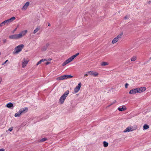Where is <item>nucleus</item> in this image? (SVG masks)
Returning a JSON list of instances; mask_svg holds the SVG:
<instances>
[{"label": "nucleus", "instance_id": "1", "mask_svg": "<svg viewBox=\"0 0 151 151\" xmlns=\"http://www.w3.org/2000/svg\"><path fill=\"white\" fill-rule=\"evenodd\" d=\"M24 45L23 44H21L16 47L14 49L13 52L14 54H18L23 49Z\"/></svg>", "mask_w": 151, "mask_h": 151}, {"label": "nucleus", "instance_id": "2", "mask_svg": "<svg viewBox=\"0 0 151 151\" xmlns=\"http://www.w3.org/2000/svg\"><path fill=\"white\" fill-rule=\"evenodd\" d=\"M79 54V53H78L75 55L72 56L71 57L69 58L68 59L66 60L62 64V66H64L67 64L72 61Z\"/></svg>", "mask_w": 151, "mask_h": 151}, {"label": "nucleus", "instance_id": "3", "mask_svg": "<svg viewBox=\"0 0 151 151\" xmlns=\"http://www.w3.org/2000/svg\"><path fill=\"white\" fill-rule=\"evenodd\" d=\"M69 93V91L68 90L66 91L60 97L59 100V101L61 104H63L66 99L67 96L68 95Z\"/></svg>", "mask_w": 151, "mask_h": 151}, {"label": "nucleus", "instance_id": "4", "mask_svg": "<svg viewBox=\"0 0 151 151\" xmlns=\"http://www.w3.org/2000/svg\"><path fill=\"white\" fill-rule=\"evenodd\" d=\"M123 35V33H121L119 35H118L116 37H115L112 41V44H114L117 42L118 40L121 39L122 36Z\"/></svg>", "mask_w": 151, "mask_h": 151}, {"label": "nucleus", "instance_id": "5", "mask_svg": "<svg viewBox=\"0 0 151 151\" xmlns=\"http://www.w3.org/2000/svg\"><path fill=\"white\" fill-rule=\"evenodd\" d=\"M29 60L24 58L22 61V68H25Z\"/></svg>", "mask_w": 151, "mask_h": 151}, {"label": "nucleus", "instance_id": "6", "mask_svg": "<svg viewBox=\"0 0 151 151\" xmlns=\"http://www.w3.org/2000/svg\"><path fill=\"white\" fill-rule=\"evenodd\" d=\"M15 19V17H13L8 19L5 20L4 22V24H5V25H8L9 23L12 22Z\"/></svg>", "mask_w": 151, "mask_h": 151}, {"label": "nucleus", "instance_id": "7", "mask_svg": "<svg viewBox=\"0 0 151 151\" xmlns=\"http://www.w3.org/2000/svg\"><path fill=\"white\" fill-rule=\"evenodd\" d=\"M88 73L90 76H93L94 77H98L99 75V73L93 71H88Z\"/></svg>", "mask_w": 151, "mask_h": 151}, {"label": "nucleus", "instance_id": "8", "mask_svg": "<svg viewBox=\"0 0 151 151\" xmlns=\"http://www.w3.org/2000/svg\"><path fill=\"white\" fill-rule=\"evenodd\" d=\"M27 30H25L22 31L18 34L19 38H22L23 36L25 35L27 33Z\"/></svg>", "mask_w": 151, "mask_h": 151}, {"label": "nucleus", "instance_id": "9", "mask_svg": "<svg viewBox=\"0 0 151 151\" xmlns=\"http://www.w3.org/2000/svg\"><path fill=\"white\" fill-rule=\"evenodd\" d=\"M81 85V83H79L78 84V86L74 88V91L75 93H76L79 91Z\"/></svg>", "mask_w": 151, "mask_h": 151}, {"label": "nucleus", "instance_id": "10", "mask_svg": "<svg viewBox=\"0 0 151 151\" xmlns=\"http://www.w3.org/2000/svg\"><path fill=\"white\" fill-rule=\"evenodd\" d=\"M9 38L11 39L16 40L19 39L18 34H15L10 36Z\"/></svg>", "mask_w": 151, "mask_h": 151}, {"label": "nucleus", "instance_id": "11", "mask_svg": "<svg viewBox=\"0 0 151 151\" xmlns=\"http://www.w3.org/2000/svg\"><path fill=\"white\" fill-rule=\"evenodd\" d=\"M138 93H141L145 91L146 88L145 87H142L139 88H137Z\"/></svg>", "mask_w": 151, "mask_h": 151}, {"label": "nucleus", "instance_id": "12", "mask_svg": "<svg viewBox=\"0 0 151 151\" xmlns=\"http://www.w3.org/2000/svg\"><path fill=\"white\" fill-rule=\"evenodd\" d=\"M137 88H134L131 90L129 92V93L130 94H133L138 93Z\"/></svg>", "mask_w": 151, "mask_h": 151}, {"label": "nucleus", "instance_id": "13", "mask_svg": "<svg viewBox=\"0 0 151 151\" xmlns=\"http://www.w3.org/2000/svg\"><path fill=\"white\" fill-rule=\"evenodd\" d=\"M133 129L131 127H128L124 131V132H129L130 131H132Z\"/></svg>", "mask_w": 151, "mask_h": 151}, {"label": "nucleus", "instance_id": "14", "mask_svg": "<svg viewBox=\"0 0 151 151\" xmlns=\"http://www.w3.org/2000/svg\"><path fill=\"white\" fill-rule=\"evenodd\" d=\"M126 106H122L119 107L118 109L120 111H122L126 109Z\"/></svg>", "mask_w": 151, "mask_h": 151}, {"label": "nucleus", "instance_id": "15", "mask_svg": "<svg viewBox=\"0 0 151 151\" xmlns=\"http://www.w3.org/2000/svg\"><path fill=\"white\" fill-rule=\"evenodd\" d=\"M29 4V1L27 2L23 6L22 9H26Z\"/></svg>", "mask_w": 151, "mask_h": 151}, {"label": "nucleus", "instance_id": "16", "mask_svg": "<svg viewBox=\"0 0 151 151\" xmlns=\"http://www.w3.org/2000/svg\"><path fill=\"white\" fill-rule=\"evenodd\" d=\"M28 110V108L27 107H25L24 108H22L20 110V111L22 113H25L27 112Z\"/></svg>", "mask_w": 151, "mask_h": 151}, {"label": "nucleus", "instance_id": "17", "mask_svg": "<svg viewBox=\"0 0 151 151\" xmlns=\"http://www.w3.org/2000/svg\"><path fill=\"white\" fill-rule=\"evenodd\" d=\"M65 79L64 75L60 76L56 78V80H62Z\"/></svg>", "mask_w": 151, "mask_h": 151}, {"label": "nucleus", "instance_id": "18", "mask_svg": "<svg viewBox=\"0 0 151 151\" xmlns=\"http://www.w3.org/2000/svg\"><path fill=\"white\" fill-rule=\"evenodd\" d=\"M49 43L46 44L45 46L43 47L42 48V50L44 51L46 50L48 47L49 46Z\"/></svg>", "mask_w": 151, "mask_h": 151}, {"label": "nucleus", "instance_id": "19", "mask_svg": "<svg viewBox=\"0 0 151 151\" xmlns=\"http://www.w3.org/2000/svg\"><path fill=\"white\" fill-rule=\"evenodd\" d=\"M109 65V63L105 62H103L101 63V66H104L106 65Z\"/></svg>", "mask_w": 151, "mask_h": 151}, {"label": "nucleus", "instance_id": "20", "mask_svg": "<svg viewBox=\"0 0 151 151\" xmlns=\"http://www.w3.org/2000/svg\"><path fill=\"white\" fill-rule=\"evenodd\" d=\"M21 114L22 113L19 110L18 112L15 114L14 116L16 117H19L20 116Z\"/></svg>", "mask_w": 151, "mask_h": 151}, {"label": "nucleus", "instance_id": "21", "mask_svg": "<svg viewBox=\"0 0 151 151\" xmlns=\"http://www.w3.org/2000/svg\"><path fill=\"white\" fill-rule=\"evenodd\" d=\"M13 104L12 103H9L7 104L6 105V106L8 108H11L12 107H13Z\"/></svg>", "mask_w": 151, "mask_h": 151}, {"label": "nucleus", "instance_id": "22", "mask_svg": "<svg viewBox=\"0 0 151 151\" xmlns=\"http://www.w3.org/2000/svg\"><path fill=\"white\" fill-rule=\"evenodd\" d=\"M46 60H47L46 59H42L40 60V61H39V62H37V64H36V65L37 66L39 64H40L42 62H43L46 61Z\"/></svg>", "mask_w": 151, "mask_h": 151}, {"label": "nucleus", "instance_id": "23", "mask_svg": "<svg viewBox=\"0 0 151 151\" xmlns=\"http://www.w3.org/2000/svg\"><path fill=\"white\" fill-rule=\"evenodd\" d=\"M149 128V126L147 124H145L143 127V130L147 129Z\"/></svg>", "mask_w": 151, "mask_h": 151}, {"label": "nucleus", "instance_id": "24", "mask_svg": "<svg viewBox=\"0 0 151 151\" xmlns=\"http://www.w3.org/2000/svg\"><path fill=\"white\" fill-rule=\"evenodd\" d=\"M65 79L70 78L73 77V76L70 75H64Z\"/></svg>", "mask_w": 151, "mask_h": 151}, {"label": "nucleus", "instance_id": "25", "mask_svg": "<svg viewBox=\"0 0 151 151\" xmlns=\"http://www.w3.org/2000/svg\"><path fill=\"white\" fill-rule=\"evenodd\" d=\"M40 29V27H37L34 31L33 33L35 34L37 32H38Z\"/></svg>", "mask_w": 151, "mask_h": 151}, {"label": "nucleus", "instance_id": "26", "mask_svg": "<svg viewBox=\"0 0 151 151\" xmlns=\"http://www.w3.org/2000/svg\"><path fill=\"white\" fill-rule=\"evenodd\" d=\"M137 59L136 56H133L131 59V61H134Z\"/></svg>", "mask_w": 151, "mask_h": 151}, {"label": "nucleus", "instance_id": "27", "mask_svg": "<svg viewBox=\"0 0 151 151\" xmlns=\"http://www.w3.org/2000/svg\"><path fill=\"white\" fill-rule=\"evenodd\" d=\"M104 146L105 147H107L108 145V143L106 141H104L103 142Z\"/></svg>", "mask_w": 151, "mask_h": 151}, {"label": "nucleus", "instance_id": "28", "mask_svg": "<svg viewBox=\"0 0 151 151\" xmlns=\"http://www.w3.org/2000/svg\"><path fill=\"white\" fill-rule=\"evenodd\" d=\"M47 140V138H43L41 139L40 140V142H43L44 141H45Z\"/></svg>", "mask_w": 151, "mask_h": 151}, {"label": "nucleus", "instance_id": "29", "mask_svg": "<svg viewBox=\"0 0 151 151\" xmlns=\"http://www.w3.org/2000/svg\"><path fill=\"white\" fill-rule=\"evenodd\" d=\"M88 75H89L88 73V72H86V73L84 75V77H86L88 76Z\"/></svg>", "mask_w": 151, "mask_h": 151}, {"label": "nucleus", "instance_id": "30", "mask_svg": "<svg viewBox=\"0 0 151 151\" xmlns=\"http://www.w3.org/2000/svg\"><path fill=\"white\" fill-rule=\"evenodd\" d=\"M4 25H5V24H4V22H3L0 24V27H1Z\"/></svg>", "mask_w": 151, "mask_h": 151}, {"label": "nucleus", "instance_id": "31", "mask_svg": "<svg viewBox=\"0 0 151 151\" xmlns=\"http://www.w3.org/2000/svg\"><path fill=\"white\" fill-rule=\"evenodd\" d=\"M129 16L127 15L124 17V19H125L126 20L129 19Z\"/></svg>", "mask_w": 151, "mask_h": 151}, {"label": "nucleus", "instance_id": "32", "mask_svg": "<svg viewBox=\"0 0 151 151\" xmlns=\"http://www.w3.org/2000/svg\"><path fill=\"white\" fill-rule=\"evenodd\" d=\"M13 129V127H10V128H9L8 129V130L9 131H11Z\"/></svg>", "mask_w": 151, "mask_h": 151}, {"label": "nucleus", "instance_id": "33", "mask_svg": "<svg viewBox=\"0 0 151 151\" xmlns=\"http://www.w3.org/2000/svg\"><path fill=\"white\" fill-rule=\"evenodd\" d=\"M128 86H129V84L127 83H126L125 84V88H127Z\"/></svg>", "mask_w": 151, "mask_h": 151}, {"label": "nucleus", "instance_id": "34", "mask_svg": "<svg viewBox=\"0 0 151 151\" xmlns=\"http://www.w3.org/2000/svg\"><path fill=\"white\" fill-rule=\"evenodd\" d=\"M3 43L5 44V43H6V41H7V40L6 39H4V40H3Z\"/></svg>", "mask_w": 151, "mask_h": 151}, {"label": "nucleus", "instance_id": "35", "mask_svg": "<svg viewBox=\"0 0 151 151\" xmlns=\"http://www.w3.org/2000/svg\"><path fill=\"white\" fill-rule=\"evenodd\" d=\"M8 61V60H6L5 62H4L3 63H2V65H4Z\"/></svg>", "mask_w": 151, "mask_h": 151}, {"label": "nucleus", "instance_id": "36", "mask_svg": "<svg viewBox=\"0 0 151 151\" xmlns=\"http://www.w3.org/2000/svg\"><path fill=\"white\" fill-rule=\"evenodd\" d=\"M4 149H0V151H4Z\"/></svg>", "mask_w": 151, "mask_h": 151}, {"label": "nucleus", "instance_id": "37", "mask_svg": "<svg viewBox=\"0 0 151 151\" xmlns=\"http://www.w3.org/2000/svg\"><path fill=\"white\" fill-rule=\"evenodd\" d=\"M50 62H46V65H47L48 64H49V63H50Z\"/></svg>", "mask_w": 151, "mask_h": 151}, {"label": "nucleus", "instance_id": "38", "mask_svg": "<svg viewBox=\"0 0 151 151\" xmlns=\"http://www.w3.org/2000/svg\"><path fill=\"white\" fill-rule=\"evenodd\" d=\"M1 81H2V78H1L0 77V84L1 83Z\"/></svg>", "mask_w": 151, "mask_h": 151}, {"label": "nucleus", "instance_id": "39", "mask_svg": "<svg viewBox=\"0 0 151 151\" xmlns=\"http://www.w3.org/2000/svg\"><path fill=\"white\" fill-rule=\"evenodd\" d=\"M113 104H111L110 105H109L108 106H107V108H108V107H109V106H110L111 105H112Z\"/></svg>", "mask_w": 151, "mask_h": 151}, {"label": "nucleus", "instance_id": "40", "mask_svg": "<svg viewBox=\"0 0 151 151\" xmlns=\"http://www.w3.org/2000/svg\"><path fill=\"white\" fill-rule=\"evenodd\" d=\"M48 26L50 27V26H51L49 22H48Z\"/></svg>", "mask_w": 151, "mask_h": 151}, {"label": "nucleus", "instance_id": "41", "mask_svg": "<svg viewBox=\"0 0 151 151\" xmlns=\"http://www.w3.org/2000/svg\"><path fill=\"white\" fill-rule=\"evenodd\" d=\"M148 3L150 4H151V1H149L148 2Z\"/></svg>", "mask_w": 151, "mask_h": 151}, {"label": "nucleus", "instance_id": "42", "mask_svg": "<svg viewBox=\"0 0 151 151\" xmlns=\"http://www.w3.org/2000/svg\"><path fill=\"white\" fill-rule=\"evenodd\" d=\"M17 29V28H15L13 32H14Z\"/></svg>", "mask_w": 151, "mask_h": 151}, {"label": "nucleus", "instance_id": "43", "mask_svg": "<svg viewBox=\"0 0 151 151\" xmlns=\"http://www.w3.org/2000/svg\"><path fill=\"white\" fill-rule=\"evenodd\" d=\"M116 100L114 101V102L112 103L113 104H114L115 103H116Z\"/></svg>", "mask_w": 151, "mask_h": 151}, {"label": "nucleus", "instance_id": "44", "mask_svg": "<svg viewBox=\"0 0 151 151\" xmlns=\"http://www.w3.org/2000/svg\"><path fill=\"white\" fill-rule=\"evenodd\" d=\"M1 55V52H0V55Z\"/></svg>", "mask_w": 151, "mask_h": 151}, {"label": "nucleus", "instance_id": "45", "mask_svg": "<svg viewBox=\"0 0 151 151\" xmlns=\"http://www.w3.org/2000/svg\"><path fill=\"white\" fill-rule=\"evenodd\" d=\"M51 60V59H49V60Z\"/></svg>", "mask_w": 151, "mask_h": 151}]
</instances>
